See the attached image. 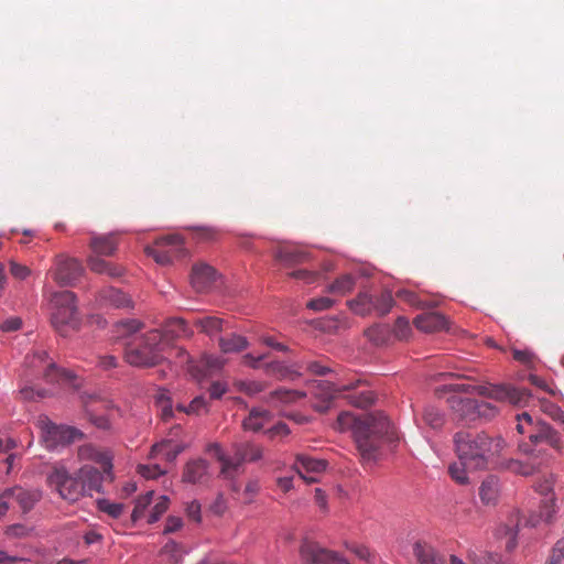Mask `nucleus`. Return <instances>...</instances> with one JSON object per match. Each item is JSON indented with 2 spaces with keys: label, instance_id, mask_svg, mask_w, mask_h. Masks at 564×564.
I'll return each instance as SVG.
<instances>
[{
  "label": "nucleus",
  "instance_id": "f257e3e1",
  "mask_svg": "<svg viewBox=\"0 0 564 564\" xmlns=\"http://www.w3.org/2000/svg\"><path fill=\"white\" fill-rule=\"evenodd\" d=\"M335 429L339 432L351 430L361 458L365 462H372L379 455L383 436H388L390 433L391 423L381 413L357 417L350 412H341L337 417Z\"/></svg>",
  "mask_w": 564,
  "mask_h": 564
},
{
  "label": "nucleus",
  "instance_id": "f03ea898",
  "mask_svg": "<svg viewBox=\"0 0 564 564\" xmlns=\"http://www.w3.org/2000/svg\"><path fill=\"white\" fill-rule=\"evenodd\" d=\"M458 458L471 469H484L505 447V441L486 433L457 432L454 436Z\"/></svg>",
  "mask_w": 564,
  "mask_h": 564
},
{
  "label": "nucleus",
  "instance_id": "7ed1b4c3",
  "mask_svg": "<svg viewBox=\"0 0 564 564\" xmlns=\"http://www.w3.org/2000/svg\"><path fill=\"white\" fill-rule=\"evenodd\" d=\"M163 335L151 329L126 345L124 360L133 367H154L163 361Z\"/></svg>",
  "mask_w": 564,
  "mask_h": 564
},
{
  "label": "nucleus",
  "instance_id": "20e7f679",
  "mask_svg": "<svg viewBox=\"0 0 564 564\" xmlns=\"http://www.w3.org/2000/svg\"><path fill=\"white\" fill-rule=\"evenodd\" d=\"M53 305L52 325L62 335L67 336L70 330H77L80 317L76 304V295L72 291H61L52 294Z\"/></svg>",
  "mask_w": 564,
  "mask_h": 564
},
{
  "label": "nucleus",
  "instance_id": "39448f33",
  "mask_svg": "<svg viewBox=\"0 0 564 564\" xmlns=\"http://www.w3.org/2000/svg\"><path fill=\"white\" fill-rule=\"evenodd\" d=\"M454 392H476L497 401H508L517 406L528 405L532 394L527 389H518L508 384L501 386H471L468 383H454L449 386Z\"/></svg>",
  "mask_w": 564,
  "mask_h": 564
},
{
  "label": "nucleus",
  "instance_id": "423d86ee",
  "mask_svg": "<svg viewBox=\"0 0 564 564\" xmlns=\"http://www.w3.org/2000/svg\"><path fill=\"white\" fill-rule=\"evenodd\" d=\"M47 482L62 499L68 502H76L86 496L76 473L70 474L64 465L56 464L52 467L47 475Z\"/></svg>",
  "mask_w": 564,
  "mask_h": 564
},
{
  "label": "nucleus",
  "instance_id": "0eeeda50",
  "mask_svg": "<svg viewBox=\"0 0 564 564\" xmlns=\"http://www.w3.org/2000/svg\"><path fill=\"white\" fill-rule=\"evenodd\" d=\"M209 451L214 452L221 463V474L231 477L243 462H256L262 457V448L252 443H241L235 446V458L224 455L218 444H212Z\"/></svg>",
  "mask_w": 564,
  "mask_h": 564
},
{
  "label": "nucleus",
  "instance_id": "6e6552de",
  "mask_svg": "<svg viewBox=\"0 0 564 564\" xmlns=\"http://www.w3.org/2000/svg\"><path fill=\"white\" fill-rule=\"evenodd\" d=\"M39 426L41 438L48 449H54L59 445H67L85 436L80 430L74 426L54 424L47 417L41 419Z\"/></svg>",
  "mask_w": 564,
  "mask_h": 564
},
{
  "label": "nucleus",
  "instance_id": "1a4fd4ad",
  "mask_svg": "<svg viewBox=\"0 0 564 564\" xmlns=\"http://www.w3.org/2000/svg\"><path fill=\"white\" fill-rule=\"evenodd\" d=\"M144 251L162 265L170 264L174 259L184 257L186 253L183 238L180 235L160 237L155 240L154 246L145 247Z\"/></svg>",
  "mask_w": 564,
  "mask_h": 564
},
{
  "label": "nucleus",
  "instance_id": "9d476101",
  "mask_svg": "<svg viewBox=\"0 0 564 564\" xmlns=\"http://www.w3.org/2000/svg\"><path fill=\"white\" fill-rule=\"evenodd\" d=\"M26 364L34 371L42 373L46 382H70L74 379L70 371L57 368L45 350H34L26 357Z\"/></svg>",
  "mask_w": 564,
  "mask_h": 564
},
{
  "label": "nucleus",
  "instance_id": "9b49d317",
  "mask_svg": "<svg viewBox=\"0 0 564 564\" xmlns=\"http://www.w3.org/2000/svg\"><path fill=\"white\" fill-rule=\"evenodd\" d=\"M519 449L527 456L524 460L509 459L506 468L517 475L530 476L540 470L549 460V454L542 448H533L528 443L519 445Z\"/></svg>",
  "mask_w": 564,
  "mask_h": 564
},
{
  "label": "nucleus",
  "instance_id": "f8f14e48",
  "mask_svg": "<svg viewBox=\"0 0 564 564\" xmlns=\"http://www.w3.org/2000/svg\"><path fill=\"white\" fill-rule=\"evenodd\" d=\"M84 271V267L78 259L61 253L55 257L51 274L58 285L74 286Z\"/></svg>",
  "mask_w": 564,
  "mask_h": 564
},
{
  "label": "nucleus",
  "instance_id": "ddd939ff",
  "mask_svg": "<svg viewBox=\"0 0 564 564\" xmlns=\"http://www.w3.org/2000/svg\"><path fill=\"white\" fill-rule=\"evenodd\" d=\"M365 381L357 379L355 381H350L347 383H343L340 386H335L333 383H327L328 386V397L330 399L336 398L341 392H347L345 398L348 402L356 408H368L375 401L373 392L369 389H364L361 391H356V389L360 386H364Z\"/></svg>",
  "mask_w": 564,
  "mask_h": 564
},
{
  "label": "nucleus",
  "instance_id": "4468645a",
  "mask_svg": "<svg viewBox=\"0 0 564 564\" xmlns=\"http://www.w3.org/2000/svg\"><path fill=\"white\" fill-rule=\"evenodd\" d=\"M77 459L84 464H97L106 474L111 475L113 455L109 449L87 443L77 448Z\"/></svg>",
  "mask_w": 564,
  "mask_h": 564
},
{
  "label": "nucleus",
  "instance_id": "2eb2a0df",
  "mask_svg": "<svg viewBox=\"0 0 564 564\" xmlns=\"http://www.w3.org/2000/svg\"><path fill=\"white\" fill-rule=\"evenodd\" d=\"M80 485L86 496H91L93 492H101L102 484L106 480L111 481L113 475H108L101 468H97L91 464H83V466L76 471Z\"/></svg>",
  "mask_w": 564,
  "mask_h": 564
},
{
  "label": "nucleus",
  "instance_id": "dca6fc26",
  "mask_svg": "<svg viewBox=\"0 0 564 564\" xmlns=\"http://www.w3.org/2000/svg\"><path fill=\"white\" fill-rule=\"evenodd\" d=\"M300 554L305 564H349L336 553L307 540L302 543Z\"/></svg>",
  "mask_w": 564,
  "mask_h": 564
},
{
  "label": "nucleus",
  "instance_id": "f3484780",
  "mask_svg": "<svg viewBox=\"0 0 564 564\" xmlns=\"http://www.w3.org/2000/svg\"><path fill=\"white\" fill-rule=\"evenodd\" d=\"M532 431L530 432L529 440L530 446L539 448L538 445L546 443L551 447L560 449L562 446L561 436L551 425L545 422L533 423Z\"/></svg>",
  "mask_w": 564,
  "mask_h": 564
},
{
  "label": "nucleus",
  "instance_id": "a211bd4d",
  "mask_svg": "<svg viewBox=\"0 0 564 564\" xmlns=\"http://www.w3.org/2000/svg\"><path fill=\"white\" fill-rule=\"evenodd\" d=\"M295 469L301 478H303L306 482H316L317 478L315 476H307L306 474L315 473L319 474L326 469L327 463L324 459L313 458L305 454L296 455L295 459Z\"/></svg>",
  "mask_w": 564,
  "mask_h": 564
},
{
  "label": "nucleus",
  "instance_id": "6ab92c4d",
  "mask_svg": "<svg viewBox=\"0 0 564 564\" xmlns=\"http://www.w3.org/2000/svg\"><path fill=\"white\" fill-rule=\"evenodd\" d=\"M11 496L20 506L23 513L29 512L42 499V491L39 489H24L22 487H13L4 490V497Z\"/></svg>",
  "mask_w": 564,
  "mask_h": 564
},
{
  "label": "nucleus",
  "instance_id": "aec40b11",
  "mask_svg": "<svg viewBox=\"0 0 564 564\" xmlns=\"http://www.w3.org/2000/svg\"><path fill=\"white\" fill-rule=\"evenodd\" d=\"M216 271L206 263L193 265L191 284L196 292H205L215 281Z\"/></svg>",
  "mask_w": 564,
  "mask_h": 564
},
{
  "label": "nucleus",
  "instance_id": "412c9836",
  "mask_svg": "<svg viewBox=\"0 0 564 564\" xmlns=\"http://www.w3.org/2000/svg\"><path fill=\"white\" fill-rule=\"evenodd\" d=\"M209 479L208 463L196 458L189 460L183 470L182 480L189 484H205Z\"/></svg>",
  "mask_w": 564,
  "mask_h": 564
},
{
  "label": "nucleus",
  "instance_id": "4be33fe9",
  "mask_svg": "<svg viewBox=\"0 0 564 564\" xmlns=\"http://www.w3.org/2000/svg\"><path fill=\"white\" fill-rule=\"evenodd\" d=\"M414 325L417 329L425 333H435L447 329V318L436 312H429L417 315L414 318Z\"/></svg>",
  "mask_w": 564,
  "mask_h": 564
},
{
  "label": "nucleus",
  "instance_id": "5701e85b",
  "mask_svg": "<svg viewBox=\"0 0 564 564\" xmlns=\"http://www.w3.org/2000/svg\"><path fill=\"white\" fill-rule=\"evenodd\" d=\"M225 364V359L219 356L204 355L197 366H189V372L196 379L209 377L218 372Z\"/></svg>",
  "mask_w": 564,
  "mask_h": 564
},
{
  "label": "nucleus",
  "instance_id": "b1692460",
  "mask_svg": "<svg viewBox=\"0 0 564 564\" xmlns=\"http://www.w3.org/2000/svg\"><path fill=\"white\" fill-rule=\"evenodd\" d=\"M160 332L163 335V349L173 339L189 338L193 335V330L183 318L170 319Z\"/></svg>",
  "mask_w": 564,
  "mask_h": 564
},
{
  "label": "nucleus",
  "instance_id": "393cba45",
  "mask_svg": "<svg viewBox=\"0 0 564 564\" xmlns=\"http://www.w3.org/2000/svg\"><path fill=\"white\" fill-rule=\"evenodd\" d=\"M118 246L116 234L108 235H93L89 242V248L93 253L102 257H111L115 254Z\"/></svg>",
  "mask_w": 564,
  "mask_h": 564
},
{
  "label": "nucleus",
  "instance_id": "a878e982",
  "mask_svg": "<svg viewBox=\"0 0 564 564\" xmlns=\"http://www.w3.org/2000/svg\"><path fill=\"white\" fill-rule=\"evenodd\" d=\"M501 494V484L497 476H487L479 488V497L482 503L495 506Z\"/></svg>",
  "mask_w": 564,
  "mask_h": 564
},
{
  "label": "nucleus",
  "instance_id": "bb28decb",
  "mask_svg": "<svg viewBox=\"0 0 564 564\" xmlns=\"http://www.w3.org/2000/svg\"><path fill=\"white\" fill-rule=\"evenodd\" d=\"M99 257L100 256L94 253L87 258V264L90 271L98 274H106L111 278H119L123 275V267L108 262Z\"/></svg>",
  "mask_w": 564,
  "mask_h": 564
},
{
  "label": "nucleus",
  "instance_id": "cd10ccee",
  "mask_svg": "<svg viewBox=\"0 0 564 564\" xmlns=\"http://www.w3.org/2000/svg\"><path fill=\"white\" fill-rule=\"evenodd\" d=\"M556 512L557 506L555 497L550 496L549 498H544L540 507V513L530 516L525 520L524 525L535 527L541 521H544L545 523H551L554 520V516Z\"/></svg>",
  "mask_w": 564,
  "mask_h": 564
},
{
  "label": "nucleus",
  "instance_id": "c85d7f7f",
  "mask_svg": "<svg viewBox=\"0 0 564 564\" xmlns=\"http://www.w3.org/2000/svg\"><path fill=\"white\" fill-rule=\"evenodd\" d=\"M477 404L478 401L470 398L453 397L451 399L452 409L466 422H474L477 420Z\"/></svg>",
  "mask_w": 564,
  "mask_h": 564
},
{
  "label": "nucleus",
  "instance_id": "c756f323",
  "mask_svg": "<svg viewBox=\"0 0 564 564\" xmlns=\"http://www.w3.org/2000/svg\"><path fill=\"white\" fill-rule=\"evenodd\" d=\"M413 554L419 564H446L445 557L427 543L416 542Z\"/></svg>",
  "mask_w": 564,
  "mask_h": 564
},
{
  "label": "nucleus",
  "instance_id": "7c9ffc66",
  "mask_svg": "<svg viewBox=\"0 0 564 564\" xmlns=\"http://www.w3.org/2000/svg\"><path fill=\"white\" fill-rule=\"evenodd\" d=\"M275 259L285 265H293L307 261L308 253L297 247L283 246L275 251Z\"/></svg>",
  "mask_w": 564,
  "mask_h": 564
},
{
  "label": "nucleus",
  "instance_id": "2f4dec72",
  "mask_svg": "<svg viewBox=\"0 0 564 564\" xmlns=\"http://www.w3.org/2000/svg\"><path fill=\"white\" fill-rule=\"evenodd\" d=\"M218 345L225 354L240 352L248 347V340L241 335L231 333L219 337Z\"/></svg>",
  "mask_w": 564,
  "mask_h": 564
},
{
  "label": "nucleus",
  "instance_id": "473e14b6",
  "mask_svg": "<svg viewBox=\"0 0 564 564\" xmlns=\"http://www.w3.org/2000/svg\"><path fill=\"white\" fill-rule=\"evenodd\" d=\"M100 301L117 308L131 307V299L120 290L108 288L100 293Z\"/></svg>",
  "mask_w": 564,
  "mask_h": 564
},
{
  "label": "nucleus",
  "instance_id": "72a5a7b5",
  "mask_svg": "<svg viewBox=\"0 0 564 564\" xmlns=\"http://www.w3.org/2000/svg\"><path fill=\"white\" fill-rule=\"evenodd\" d=\"M271 420V413L264 409H252L242 422L247 431L258 432Z\"/></svg>",
  "mask_w": 564,
  "mask_h": 564
},
{
  "label": "nucleus",
  "instance_id": "f704fd0d",
  "mask_svg": "<svg viewBox=\"0 0 564 564\" xmlns=\"http://www.w3.org/2000/svg\"><path fill=\"white\" fill-rule=\"evenodd\" d=\"M397 297L400 301H402L415 308H421V310L434 307L437 305V303L434 301L422 300L417 293L410 291V290H399L397 292Z\"/></svg>",
  "mask_w": 564,
  "mask_h": 564
},
{
  "label": "nucleus",
  "instance_id": "c9c22d12",
  "mask_svg": "<svg viewBox=\"0 0 564 564\" xmlns=\"http://www.w3.org/2000/svg\"><path fill=\"white\" fill-rule=\"evenodd\" d=\"M373 295L367 291L360 292L356 299L348 301L349 307L359 315H367L372 311Z\"/></svg>",
  "mask_w": 564,
  "mask_h": 564
},
{
  "label": "nucleus",
  "instance_id": "e433bc0d",
  "mask_svg": "<svg viewBox=\"0 0 564 564\" xmlns=\"http://www.w3.org/2000/svg\"><path fill=\"white\" fill-rule=\"evenodd\" d=\"M194 325L208 336H213L224 329V319L216 316L196 318Z\"/></svg>",
  "mask_w": 564,
  "mask_h": 564
},
{
  "label": "nucleus",
  "instance_id": "4c0bfd02",
  "mask_svg": "<svg viewBox=\"0 0 564 564\" xmlns=\"http://www.w3.org/2000/svg\"><path fill=\"white\" fill-rule=\"evenodd\" d=\"M356 284V280L351 274H344L336 279L329 286L328 291L334 294L345 295L349 293Z\"/></svg>",
  "mask_w": 564,
  "mask_h": 564
},
{
  "label": "nucleus",
  "instance_id": "58836bf2",
  "mask_svg": "<svg viewBox=\"0 0 564 564\" xmlns=\"http://www.w3.org/2000/svg\"><path fill=\"white\" fill-rule=\"evenodd\" d=\"M394 304L393 296L390 291H382L378 296H373L372 310L379 315L388 314Z\"/></svg>",
  "mask_w": 564,
  "mask_h": 564
},
{
  "label": "nucleus",
  "instance_id": "ea45409f",
  "mask_svg": "<svg viewBox=\"0 0 564 564\" xmlns=\"http://www.w3.org/2000/svg\"><path fill=\"white\" fill-rule=\"evenodd\" d=\"M521 525V514L516 510L510 514L508 523L506 524V534L510 536L507 543L508 550H512L516 546V535Z\"/></svg>",
  "mask_w": 564,
  "mask_h": 564
},
{
  "label": "nucleus",
  "instance_id": "a19ab883",
  "mask_svg": "<svg viewBox=\"0 0 564 564\" xmlns=\"http://www.w3.org/2000/svg\"><path fill=\"white\" fill-rule=\"evenodd\" d=\"M264 370L268 375L276 376L280 379H293L300 377V372L289 369L286 366L279 361L264 364Z\"/></svg>",
  "mask_w": 564,
  "mask_h": 564
},
{
  "label": "nucleus",
  "instance_id": "79ce46f5",
  "mask_svg": "<svg viewBox=\"0 0 564 564\" xmlns=\"http://www.w3.org/2000/svg\"><path fill=\"white\" fill-rule=\"evenodd\" d=\"M305 397V393L299 390H290L280 388L275 391L271 392L270 399L272 401L276 400L283 403H291L295 402L296 400H300Z\"/></svg>",
  "mask_w": 564,
  "mask_h": 564
},
{
  "label": "nucleus",
  "instance_id": "37998d69",
  "mask_svg": "<svg viewBox=\"0 0 564 564\" xmlns=\"http://www.w3.org/2000/svg\"><path fill=\"white\" fill-rule=\"evenodd\" d=\"M142 328V323L138 319H122L115 325V333L118 337L130 336Z\"/></svg>",
  "mask_w": 564,
  "mask_h": 564
},
{
  "label": "nucleus",
  "instance_id": "c03bdc74",
  "mask_svg": "<svg viewBox=\"0 0 564 564\" xmlns=\"http://www.w3.org/2000/svg\"><path fill=\"white\" fill-rule=\"evenodd\" d=\"M423 421L432 429H438L444 423L443 414L434 406H425L422 413Z\"/></svg>",
  "mask_w": 564,
  "mask_h": 564
},
{
  "label": "nucleus",
  "instance_id": "a18cd8bd",
  "mask_svg": "<svg viewBox=\"0 0 564 564\" xmlns=\"http://www.w3.org/2000/svg\"><path fill=\"white\" fill-rule=\"evenodd\" d=\"M513 359L524 365L529 369H535V365L539 362L538 356L529 349H512Z\"/></svg>",
  "mask_w": 564,
  "mask_h": 564
},
{
  "label": "nucleus",
  "instance_id": "49530a36",
  "mask_svg": "<svg viewBox=\"0 0 564 564\" xmlns=\"http://www.w3.org/2000/svg\"><path fill=\"white\" fill-rule=\"evenodd\" d=\"M467 469H471L469 466L463 464V462L459 459L458 463H454L448 467V473L453 480H455L459 485H466L468 484V475Z\"/></svg>",
  "mask_w": 564,
  "mask_h": 564
},
{
  "label": "nucleus",
  "instance_id": "de8ad7c7",
  "mask_svg": "<svg viewBox=\"0 0 564 564\" xmlns=\"http://www.w3.org/2000/svg\"><path fill=\"white\" fill-rule=\"evenodd\" d=\"M152 496H153V491H149L145 495H143L137 499L132 514H131V519L133 522H137L138 520H140L143 517L145 509L152 501Z\"/></svg>",
  "mask_w": 564,
  "mask_h": 564
},
{
  "label": "nucleus",
  "instance_id": "09e8293b",
  "mask_svg": "<svg viewBox=\"0 0 564 564\" xmlns=\"http://www.w3.org/2000/svg\"><path fill=\"white\" fill-rule=\"evenodd\" d=\"M208 412V403L203 395H198L194 398L191 403L186 408V414L188 415H199L202 413Z\"/></svg>",
  "mask_w": 564,
  "mask_h": 564
},
{
  "label": "nucleus",
  "instance_id": "8fccbe9b",
  "mask_svg": "<svg viewBox=\"0 0 564 564\" xmlns=\"http://www.w3.org/2000/svg\"><path fill=\"white\" fill-rule=\"evenodd\" d=\"M393 333L398 339H406L411 334V326L408 318L403 316L398 317L394 323Z\"/></svg>",
  "mask_w": 564,
  "mask_h": 564
},
{
  "label": "nucleus",
  "instance_id": "3c124183",
  "mask_svg": "<svg viewBox=\"0 0 564 564\" xmlns=\"http://www.w3.org/2000/svg\"><path fill=\"white\" fill-rule=\"evenodd\" d=\"M300 368H305L308 372L316 376H325L330 372V368L327 365L322 364L319 360H311L302 362Z\"/></svg>",
  "mask_w": 564,
  "mask_h": 564
},
{
  "label": "nucleus",
  "instance_id": "603ef678",
  "mask_svg": "<svg viewBox=\"0 0 564 564\" xmlns=\"http://www.w3.org/2000/svg\"><path fill=\"white\" fill-rule=\"evenodd\" d=\"M498 413L497 408L485 401H478L477 404V419L491 420Z\"/></svg>",
  "mask_w": 564,
  "mask_h": 564
},
{
  "label": "nucleus",
  "instance_id": "864d4df0",
  "mask_svg": "<svg viewBox=\"0 0 564 564\" xmlns=\"http://www.w3.org/2000/svg\"><path fill=\"white\" fill-rule=\"evenodd\" d=\"M99 509L112 518H119L123 512L122 503H113L108 500L98 501Z\"/></svg>",
  "mask_w": 564,
  "mask_h": 564
},
{
  "label": "nucleus",
  "instance_id": "5fc2aeb1",
  "mask_svg": "<svg viewBox=\"0 0 564 564\" xmlns=\"http://www.w3.org/2000/svg\"><path fill=\"white\" fill-rule=\"evenodd\" d=\"M167 508H169V498L163 496L160 498V500L153 507L148 522L149 523L156 522L160 519V517L167 510Z\"/></svg>",
  "mask_w": 564,
  "mask_h": 564
},
{
  "label": "nucleus",
  "instance_id": "6e6d98bb",
  "mask_svg": "<svg viewBox=\"0 0 564 564\" xmlns=\"http://www.w3.org/2000/svg\"><path fill=\"white\" fill-rule=\"evenodd\" d=\"M32 528L26 527L22 523H15L12 525H9L6 529V535L9 538H26L31 534Z\"/></svg>",
  "mask_w": 564,
  "mask_h": 564
},
{
  "label": "nucleus",
  "instance_id": "4d7b16f0",
  "mask_svg": "<svg viewBox=\"0 0 564 564\" xmlns=\"http://www.w3.org/2000/svg\"><path fill=\"white\" fill-rule=\"evenodd\" d=\"M333 304H334V301L332 299L322 296L318 299L310 300L306 303V307L312 311H315V312H322V311H326V310L330 308L333 306Z\"/></svg>",
  "mask_w": 564,
  "mask_h": 564
},
{
  "label": "nucleus",
  "instance_id": "13d9d810",
  "mask_svg": "<svg viewBox=\"0 0 564 564\" xmlns=\"http://www.w3.org/2000/svg\"><path fill=\"white\" fill-rule=\"evenodd\" d=\"M162 553L165 554V555H169L170 558L174 562V563H177L178 561H181L182 558V550H181V545L177 544L175 541H169L162 549Z\"/></svg>",
  "mask_w": 564,
  "mask_h": 564
},
{
  "label": "nucleus",
  "instance_id": "bf43d9fd",
  "mask_svg": "<svg viewBox=\"0 0 564 564\" xmlns=\"http://www.w3.org/2000/svg\"><path fill=\"white\" fill-rule=\"evenodd\" d=\"M553 486H554V478L553 475H550L549 477H545L543 480H540L535 485V490L544 496V498H549L553 495Z\"/></svg>",
  "mask_w": 564,
  "mask_h": 564
},
{
  "label": "nucleus",
  "instance_id": "052dcab7",
  "mask_svg": "<svg viewBox=\"0 0 564 564\" xmlns=\"http://www.w3.org/2000/svg\"><path fill=\"white\" fill-rule=\"evenodd\" d=\"M542 410L549 414L553 420L564 422V413L563 411L552 402L542 400L541 401Z\"/></svg>",
  "mask_w": 564,
  "mask_h": 564
},
{
  "label": "nucleus",
  "instance_id": "680f3d73",
  "mask_svg": "<svg viewBox=\"0 0 564 564\" xmlns=\"http://www.w3.org/2000/svg\"><path fill=\"white\" fill-rule=\"evenodd\" d=\"M138 471L142 477L148 479H154L164 474V470H162L159 465H140Z\"/></svg>",
  "mask_w": 564,
  "mask_h": 564
},
{
  "label": "nucleus",
  "instance_id": "e2e57ef3",
  "mask_svg": "<svg viewBox=\"0 0 564 564\" xmlns=\"http://www.w3.org/2000/svg\"><path fill=\"white\" fill-rule=\"evenodd\" d=\"M10 273L15 279L24 280L30 275L31 270L26 265L20 264L15 261H11L10 262Z\"/></svg>",
  "mask_w": 564,
  "mask_h": 564
},
{
  "label": "nucleus",
  "instance_id": "0e129e2a",
  "mask_svg": "<svg viewBox=\"0 0 564 564\" xmlns=\"http://www.w3.org/2000/svg\"><path fill=\"white\" fill-rule=\"evenodd\" d=\"M564 558V542L558 541L552 549L551 555L546 564H561Z\"/></svg>",
  "mask_w": 564,
  "mask_h": 564
},
{
  "label": "nucleus",
  "instance_id": "69168bd1",
  "mask_svg": "<svg viewBox=\"0 0 564 564\" xmlns=\"http://www.w3.org/2000/svg\"><path fill=\"white\" fill-rule=\"evenodd\" d=\"M528 380L530 381L531 384L545 391L546 393L552 395L555 394V390L544 379L540 378L539 376L530 373Z\"/></svg>",
  "mask_w": 564,
  "mask_h": 564
},
{
  "label": "nucleus",
  "instance_id": "338daca9",
  "mask_svg": "<svg viewBox=\"0 0 564 564\" xmlns=\"http://www.w3.org/2000/svg\"><path fill=\"white\" fill-rule=\"evenodd\" d=\"M517 420H518V423H517L516 429L520 434H524L525 432H528L529 426H533V420H532L531 415L527 412H523L522 414L517 415Z\"/></svg>",
  "mask_w": 564,
  "mask_h": 564
},
{
  "label": "nucleus",
  "instance_id": "774afa93",
  "mask_svg": "<svg viewBox=\"0 0 564 564\" xmlns=\"http://www.w3.org/2000/svg\"><path fill=\"white\" fill-rule=\"evenodd\" d=\"M290 276L297 279V280H303L306 283H313L317 280L318 274L313 271L300 269V270L292 271L290 273Z\"/></svg>",
  "mask_w": 564,
  "mask_h": 564
}]
</instances>
